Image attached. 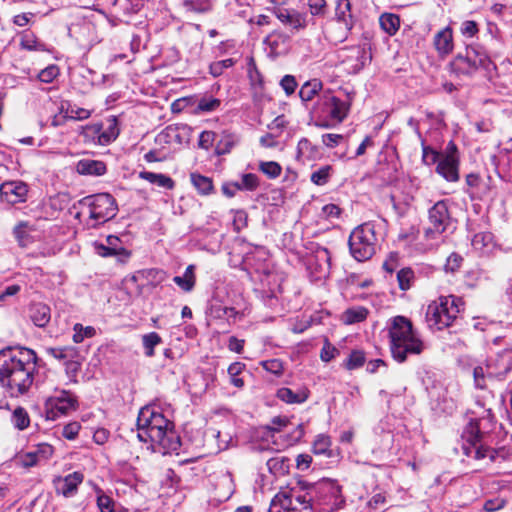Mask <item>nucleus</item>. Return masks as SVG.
<instances>
[{
  "instance_id": "28",
  "label": "nucleus",
  "mask_w": 512,
  "mask_h": 512,
  "mask_svg": "<svg viewBox=\"0 0 512 512\" xmlns=\"http://www.w3.org/2000/svg\"><path fill=\"white\" fill-rule=\"evenodd\" d=\"M265 43L270 47L271 53L278 56L287 51L289 37L281 32H273L266 37Z\"/></svg>"
},
{
  "instance_id": "10",
  "label": "nucleus",
  "mask_w": 512,
  "mask_h": 512,
  "mask_svg": "<svg viewBox=\"0 0 512 512\" xmlns=\"http://www.w3.org/2000/svg\"><path fill=\"white\" fill-rule=\"evenodd\" d=\"M335 22L328 28V38L334 43H341L348 38L355 20L351 13L350 0H337L335 9Z\"/></svg>"
},
{
  "instance_id": "7",
  "label": "nucleus",
  "mask_w": 512,
  "mask_h": 512,
  "mask_svg": "<svg viewBox=\"0 0 512 512\" xmlns=\"http://www.w3.org/2000/svg\"><path fill=\"white\" fill-rule=\"evenodd\" d=\"M376 242L375 225L371 222L363 223L350 234V253L359 262L369 260L375 254Z\"/></svg>"
},
{
  "instance_id": "59",
  "label": "nucleus",
  "mask_w": 512,
  "mask_h": 512,
  "mask_svg": "<svg viewBox=\"0 0 512 512\" xmlns=\"http://www.w3.org/2000/svg\"><path fill=\"white\" fill-rule=\"evenodd\" d=\"M234 65V60L232 58H227L224 60L216 61L211 63L209 69L210 73L214 77H218L223 74L225 69H228Z\"/></svg>"
},
{
  "instance_id": "15",
  "label": "nucleus",
  "mask_w": 512,
  "mask_h": 512,
  "mask_svg": "<svg viewBox=\"0 0 512 512\" xmlns=\"http://www.w3.org/2000/svg\"><path fill=\"white\" fill-rule=\"evenodd\" d=\"M308 269L316 280L328 277L331 269V255L327 248L317 246L308 259Z\"/></svg>"
},
{
  "instance_id": "46",
  "label": "nucleus",
  "mask_w": 512,
  "mask_h": 512,
  "mask_svg": "<svg viewBox=\"0 0 512 512\" xmlns=\"http://www.w3.org/2000/svg\"><path fill=\"white\" fill-rule=\"evenodd\" d=\"M316 153L315 147L307 138L299 140L297 145V158L299 160L311 159Z\"/></svg>"
},
{
  "instance_id": "49",
  "label": "nucleus",
  "mask_w": 512,
  "mask_h": 512,
  "mask_svg": "<svg viewBox=\"0 0 512 512\" xmlns=\"http://www.w3.org/2000/svg\"><path fill=\"white\" fill-rule=\"evenodd\" d=\"M73 341L75 343H81L85 338H91L95 336L96 330L92 326H86L76 323L74 325Z\"/></svg>"
},
{
  "instance_id": "12",
  "label": "nucleus",
  "mask_w": 512,
  "mask_h": 512,
  "mask_svg": "<svg viewBox=\"0 0 512 512\" xmlns=\"http://www.w3.org/2000/svg\"><path fill=\"white\" fill-rule=\"evenodd\" d=\"M77 400L73 394L62 390L46 401V416L49 420L68 414L76 409Z\"/></svg>"
},
{
  "instance_id": "55",
  "label": "nucleus",
  "mask_w": 512,
  "mask_h": 512,
  "mask_svg": "<svg viewBox=\"0 0 512 512\" xmlns=\"http://www.w3.org/2000/svg\"><path fill=\"white\" fill-rule=\"evenodd\" d=\"M397 280L401 290H408L414 280V272L411 268H403L397 273Z\"/></svg>"
},
{
  "instance_id": "54",
  "label": "nucleus",
  "mask_w": 512,
  "mask_h": 512,
  "mask_svg": "<svg viewBox=\"0 0 512 512\" xmlns=\"http://www.w3.org/2000/svg\"><path fill=\"white\" fill-rule=\"evenodd\" d=\"M12 422L19 430H24L29 426V417L25 409L18 407L14 410L12 415Z\"/></svg>"
},
{
  "instance_id": "18",
  "label": "nucleus",
  "mask_w": 512,
  "mask_h": 512,
  "mask_svg": "<svg viewBox=\"0 0 512 512\" xmlns=\"http://www.w3.org/2000/svg\"><path fill=\"white\" fill-rule=\"evenodd\" d=\"M83 480L84 475L81 472L75 471L65 477H56L53 480V485L58 495L70 498L76 495L78 486L83 482Z\"/></svg>"
},
{
  "instance_id": "26",
  "label": "nucleus",
  "mask_w": 512,
  "mask_h": 512,
  "mask_svg": "<svg viewBox=\"0 0 512 512\" xmlns=\"http://www.w3.org/2000/svg\"><path fill=\"white\" fill-rule=\"evenodd\" d=\"M76 171L81 175L102 176L106 173L107 167L100 160L82 159L77 162Z\"/></svg>"
},
{
  "instance_id": "56",
  "label": "nucleus",
  "mask_w": 512,
  "mask_h": 512,
  "mask_svg": "<svg viewBox=\"0 0 512 512\" xmlns=\"http://www.w3.org/2000/svg\"><path fill=\"white\" fill-rule=\"evenodd\" d=\"M170 159L169 152L163 151L155 145L153 149L144 154V160L148 163L163 162Z\"/></svg>"
},
{
  "instance_id": "27",
  "label": "nucleus",
  "mask_w": 512,
  "mask_h": 512,
  "mask_svg": "<svg viewBox=\"0 0 512 512\" xmlns=\"http://www.w3.org/2000/svg\"><path fill=\"white\" fill-rule=\"evenodd\" d=\"M101 123V133L99 145L105 146L113 142L119 135L118 121L114 116L106 119L105 122Z\"/></svg>"
},
{
  "instance_id": "6",
  "label": "nucleus",
  "mask_w": 512,
  "mask_h": 512,
  "mask_svg": "<svg viewBox=\"0 0 512 512\" xmlns=\"http://www.w3.org/2000/svg\"><path fill=\"white\" fill-rule=\"evenodd\" d=\"M449 200H439L428 209L427 224L424 227L426 240H438L444 233L455 229Z\"/></svg>"
},
{
  "instance_id": "62",
  "label": "nucleus",
  "mask_w": 512,
  "mask_h": 512,
  "mask_svg": "<svg viewBox=\"0 0 512 512\" xmlns=\"http://www.w3.org/2000/svg\"><path fill=\"white\" fill-rule=\"evenodd\" d=\"M216 140V133L213 131H203L199 135L198 147L204 150H209Z\"/></svg>"
},
{
  "instance_id": "35",
  "label": "nucleus",
  "mask_w": 512,
  "mask_h": 512,
  "mask_svg": "<svg viewBox=\"0 0 512 512\" xmlns=\"http://www.w3.org/2000/svg\"><path fill=\"white\" fill-rule=\"evenodd\" d=\"M194 270V265L187 266L182 276H175L173 278L174 283L183 291L190 292L194 288L196 282Z\"/></svg>"
},
{
  "instance_id": "29",
  "label": "nucleus",
  "mask_w": 512,
  "mask_h": 512,
  "mask_svg": "<svg viewBox=\"0 0 512 512\" xmlns=\"http://www.w3.org/2000/svg\"><path fill=\"white\" fill-rule=\"evenodd\" d=\"M32 225L27 221L19 222L13 229V235L21 247H27L33 242V237L31 236V232L34 231Z\"/></svg>"
},
{
  "instance_id": "16",
  "label": "nucleus",
  "mask_w": 512,
  "mask_h": 512,
  "mask_svg": "<svg viewBox=\"0 0 512 512\" xmlns=\"http://www.w3.org/2000/svg\"><path fill=\"white\" fill-rule=\"evenodd\" d=\"M322 114L332 121L342 122L348 113V105L332 94H326L322 97L321 103Z\"/></svg>"
},
{
  "instance_id": "11",
  "label": "nucleus",
  "mask_w": 512,
  "mask_h": 512,
  "mask_svg": "<svg viewBox=\"0 0 512 512\" xmlns=\"http://www.w3.org/2000/svg\"><path fill=\"white\" fill-rule=\"evenodd\" d=\"M187 135L185 125H168L155 137V145L169 152L171 158L182 146Z\"/></svg>"
},
{
  "instance_id": "33",
  "label": "nucleus",
  "mask_w": 512,
  "mask_h": 512,
  "mask_svg": "<svg viewBox=\"0 0 512 512\" xmlns=\"http://www.w3.org/2000/svg\"><path fill=\"white\" fill-rule=\"evenodd\" d=\"M20 47L27 51H46V45L29 30L20 33Z\"/></svg>"
},
{
  "instance_id": "14",
  "label": "nucleus",
  "mask_w": 512,
  "mask_h": 512,
  "mask_svg": "<svg viewBox=\"0 0 512 512\" xmlns=\"http://www.w3.org/2000/svg\"><path fill=\"white\" fill-rule=\"evenodd\" d=\"M29 186L21 180H10L0 184V200L9 205L25 203Z\"/></svg>"
},
{
  "instance_id": "47",
  "label": "nucleus",
  "mask_w": 512,
  "mask_h": 512,
  "mask_svg": "<svg viewBox=\"0 0 512 512\" xmlns=\"http://www.w3.org/2000/svg\"><path fill=\"white\" fill-rule=\"evenodd\" d=\"M331 447V440L329 436L319 434L313 442V452L317 455H329Z\"/></svg>"
},
{
  "instance_id": "39",
  "label": "nucleus",
  "mask_w": 512,
  "mask_h": 512,
  "mask_svg": "<svg viewBox=\"0 0 512 512\" xmlns=\"http://www.w3.org/2000/svg\"><path fill=\"white\" fill-rule=\"evenodd\" d=\"M322 89V83L318 79L306 82L299 91V96L303 102H308Z\"/></svg>"
},
{
  "instance_id": "61",
  "label": "nucleus",
  "mask_w": 512,
  "mask_h": 512,
  "mask_svg": "<svg viewBox=\"0 0 512 512\" xmlns=\"http://www.w3.org/2000/svg\"><path fill=\"white\" fill-rule=\"evenodd\" d=\"M261 366L269 373L280 376L283 373V363L280 359L261 361Z\"/></svg>"
},
{
  "instance_id": "44",
  "label": "nucleus",
  "mask_w": 512,
  "mask_h": 512,
  "mask_svg": "<svg viewBox=\"0 0 512 512\" xmlns=\"http://www.w3.org/2000/svg\"><path fill=\"white\" fill-rule=\"evenodd\" d=\"M332 170L333 169L330 165H324L320 167L316 171L312 172L310 176L311 182L318 186L325 185L330 179Z\"/></svg>"
},
{
  "instance_id": "57",
  "label": "nucleus",
  "mask_w": 512,
  "mask_h": 512,
  "mask_svg": "<svg viewBox=\"0 0 512 512\" xmlns=\"http://www.w3.org/2000/svg\"><path fill=\"white\" fill-rule=\"evenodd\" d=\"M238 186L240 190L254 191L259 186L258 176L253 173L243 174Z\"/></svg>"
},
{
  "instance_id": "31",
  "label": "nucleus",
  "mask_w": 512,
  "mask_h": 512,
  "mask_svg": "<svg viewBox=\"0 0 512 512\" xmlns=\"http://www.w3.org/2000/svg\"><path fill=\"white\" fill-rule=\"evenodd\" d=\"M369 311L367 308L363 306H353L346 309L341 317V320L346 325H352L355 323H360L366 320Z\"/></svg>"
},
{
  "instance_id": "22",
  "label": "nucleus",
  "mask_w": 512,
  "mask_h": 512,
  "mask_svg": "<svg viewBox=\"0 0 512 512\" xmlns=\"http://www.w3.org/2000/svg\"><path fill=\"white\" fill-rule=\"evenodd\" d=\"M436 172L449 182L459 180V159L450 156H441Z\"/></svg>"
},
{
  "instance_id": "38",
  "label": "nucleus",
  "mask_w": 512,
  "mask_h": 512,
  "mask_svg": "<svg viewBox=\"0 0 512 512\" xmlns=\"http://www.w3.org/2000/svg\"><path fill=\"white\" fill-rule=\"evenodd\" d=\"M238 140L239 139L235 134L224 131L221 135V139L216 144L215 153L217 155H225L229 153Z\"/></svg>"
},
{
  "instance_id": "19",
  "label": "nucleus",
  "mask_w": 512,
  "mask_h": 512,
  "mask_svg": "<svg viewBox=\"0 0 512 512\" xmlns=\"http://www.w3.org/2000/svg\"><path fill=\"white\" fill-rule=\"evenodd\" d=\"M276 18L292 32H298L307 26L306 15L294 10L283 7L274 9Z\"/></svg>"
},
{
  "instance_id": "43",
  "label": "nucleus",
  "mask_w": 512,
  "mask_h": 512,
  "mask_svg": "<svg viewBox=\"0 0 512 512\" xmlns=\"http://www.w3.org/2000/svg\"><path fill=\"white\" fill-rule=\"evenodd\" d=\"M162 342L161 337L156 332H150L142 336V343L147 357L154 356V348Z\"/></svg>"
},
{
  "instance_id": "32",
  "label": "nucleus",
  "mask_w": 512,
  "mask_h": 512,
  "mask_svg": "<svg viewBox=\"0 0 512 512\" xmlns=\"http://www.w3.org/2000/svg\"><path fill=\"white\" fill-rule=\"evenodd\" d=\"M291 460L283 455H276L267 461L268 470L275 476L285 475L289 472Z\"/></svg>"
},
{
  "instance_id": "40",
  "label": "nucleus",
  "mask_w": 512,
  "mask_h": 512,
  "mask_svg": "<svg viewBox=\"0 0 512 512\" xmlns=\"http://www.w3.org/2000/svg\"><path fill=\"white\" fill-rule=\"evenodd\" d=\"M182 6L186 12L205 13L211 10V0H181Z\"/></svg>"
},
{
  "instance_id": "64",
  "label": "nucleus",
  "mask_w": 512,
  "mask_h": 512,
  "mask_svg": "<svg viewBox=\"0 0 512 512\" xmlns=\"http://www.w3.org/2000/svg\"><path fill=\"white\" fill-rule=\"evenodd\" d=\"M119 6L123 14L132 15L138 13L142 5L140 0H124L119 3Z\"/></svg>"
},
{
  "instance_id": "2",
  "label": "nucleus",
  "mask_w": 512,
  "mask_h": 512,
  "mask_svg": "<svg viewBox=\"0 0 512 512\" xmlns=\"http://www.w3.org/2000/svg\"><path fill=\"white\" fill-rule=\"evenodd\" d=\"M137 438L141 442L150 443L154 450L162 449L164 454L176 452L181 447L174 424L156 406L148 405L140 409L137 417Z\"/></svg>"
},
{
  "instance_id": "25",
  "label": "nucleus",
  "mask_w": 512,
  "mask_h": 512,
  "mask_svg": "<svg viewBox=\"0 0 512 512\" xmlns=\"http://www.w3.org/2000/svg\"><path fill=\"white\" fill-rule=\"evenodd\" d=\"M29 318L35 326L44 328L51 320V309L45 303H32L29 307Z\"/></svg>"
},
{
  "instance_id": "30",
  "label": "nucleus",
  "mask_w": 512,
  "mask_h": 512,
  "mask_svg": "<svg viewBox=\"0 0 512 512\" xmlns=\"http://www.w3.org/2000/svg\"><path fill=\"white\" fill-rule=\"evenodd\" d=\"M474 250L487 254L494 247L493 235L490 232H480L474 235L471 241Z\"/></svg>"
},
{
  "instance_id": "9",
  "label": "nucleus",
  "mask_w": 512,
  "mask_h": 512,
  "mask_svg": "<svg viewBox=\"0 0 512 512\" xmlns=\"http://www.w3.org/2000/svg\"><path fill=\"white\" fill-rule=\"evenodd\" d=\"M490 65L488 55L478 46H468L465 55L459 54L451 62L453 71L464 75H471L480 67L488 69Z\"/></svg>"
},
{
  "instance_id": "53",
  "label": "nucleus",
  "mask_w": 512,
  "mask_h": 512,
  "mask_svg": "<svg viewBox=\"0 0 512 512\" xmlns=\"http://www.w3.org/2000/svg\"><path fill=\"white\" fill-rule=\"evenodd\" d=\"M421 144H422V159L423 161L428 164L432 165L435 163H439V160L441 159V153L436 151L430 146H427L424 142V140L421 138Z\"/></svg>"
},
{
  "instance_id": "63",
  "label": "nucleus",
  "mask_w": 512,
  "mask_h": 512,
  "mask_svg": "<svg viewBox=\"0 0 512 512\" xmlns=\"http://www.w3.org/2000/svg\"><path fill=\"white\" fill-rule=\"evenodd\" d=\"M16 462L24 468H30L40 464L33 450L19 455L16 458Z\"/></svg>"
},
{
  "instance_id": "4",
  "label": "nucleus",
  "mask_w": 512,
  "mask_h": 512,
  "mask_svg": "<svg viewBox=\"0 0 512 512\" xmlns=\"http://www.w3.org/2000/svg\"><path fill=\"white\" fill-rule=\"evenodd\" d=\"M80 210L76 218L87 216L86 225L89 228H96L102 225L117 214L118 207L114 197L109 193H98L89 195L78 201Z\"/></svg>"
},
{
  "instance_id": "58",
  "label": "nucleus",
  "mask_w": 512,
  "mask_h": 512,
  "mask_svg": "<svg viewBox=\"0 0 512 512\" xmlns=\"http://www.w3.org/2000/svg\"><path fill=\"white\" fill-rule=\"evenodd\" d=\"M350 52L352 53L351 56L357 58L358 63L354 66V68L358 70L363 68L366 65L367 61H369L371 58L366 49L361 46H355L350 48Z\"/></svg>"
},
{
  "instance_id": "41",
  "label": "nucleus",
  "mask_w": 512,
  "mask_h": 512,
  "mask_svg": "<svg viewBox=\"0 0 512 512\" xmlns=\"http://www.w3.org/2000/svg\"><path fill=\"white\" fill-rule=\"evenodd\" d=\"M488 364L477 365L473 369V378L476 388L485 389L487 387V380L496 379L495 376H490L487 373Z\"/></svg>"
},
{
  "instance_id": "48",
  "label": "nucleus",
  "mask_w": 512,
  "mask_h": 512,
  "mask_svg": "<svg viewBox=\"0 0 512 512\" xmlns=\"http://www.w3.org/2000/svg\"><path fill=\"white\" fill-rule=\"evenodd\" d=\"M259 170L267 177L275 179L280 176L282 167L278 162L275 161H261L259 163Z\"/></svg>"
},
{
  "instance_id": "34",
  "label": "nucleus",
  "mask_w": 512,
  "mask_h": 512,
  "mask_svg": "<svg viewBox=\"0 0 512 512\" xmlns=\"http://www.w3.org/2000/svg\"><path fill=\"white\" fill-rule=\"evenodd\" d=\"M139 177L158 187L166 189H172L174 187L173 179L161 173L142 171L139 173Z\"/></svg>"
},
{
  "instance_id": "13",
  "label": "nucleus",
  "mask_w": 512,
  "mask_h": 512,
  "mask_svg": "<svg viewBox=\"0 0 512 512\" xmlns=\"http://www.w3.org/2000/svg\"><path fill=\"white\" fill-rule=\"evenodd\" d=\"M318 499L330 510L339 509L344 504L341 487L336 480L324 479L316 486Z\"/></svg>"
},
{
  "instance_id": "3",
  "label": "nucleus",
  "mask_w": 512,
  "mask_h": 512,
  "mask_svg": "<svg viewBox=\"0 0 512 512\" xmlns=\"http://www.w3.org/2000/svg\"><path fill=\"white\" fill-rule=\"evenodd\" d=\"M390 351L393 359L403 363L409 356L420 355L425 344L413 329L412 322L404 316H396L389 327Z\"/></svg>"
},
{
  "instance_id": "21",
  "label": "nucleus",
  "mask_w": 512,
  "mask_h": 512,
  "mask_svg": "<svg viewBox=\"0 0 512 512\" xmlns=\"http://www.w3.org/2000/svg\"><path fill=\"white\" fill-rule=\"evenodd\" d=\"M433 45L441 58L451 54L454 49L452 29L445 27L438 31L434 35Z\"/></svg>"
},
{
  "instance_id": "52",
  "label": "nucleus",
  "mask_w": 512,
  "mask_h": 512,
  "mask_svg": "<svg viewBox=\"0 0 512 512\" xmlns=\"http://www.w3.org/2000/svg\"><path fill=\"white\" fill-rule=\"evenodd\" d=\"M243 369H244V364H242L240 362H234V363L230 364V366L228 367V374L230 376L231 383L235 387L241 388L244 385L243 379L239 377V375L242 373Z\"/></svg>"
},
{
  "instance_id": "60",
  "label": "nucleus",
  "mask_w": 512,
  "mask_h": 512,
  "mask_svg": "<svg viewBox=\"0 0 512 512\" xmlns=\"http://www.w3.org/2000/svg\"><path fill=\"white\" fill-rule=\"evenodd\" d=\"M33 451L39 463H41L47 461L53 455L54 448L48 443H41Z\"/></svg>"
},
{
  "instance_id": "17",
  "label": "nucleus",
  "mask_w": 512,
  "mask_h": 512,
  "mask_svg": "<svg viewBox=\"0 0 512 512\" xmlns=\"http://www.w3.org/2000/svg\"><path fill=\"white\" fill-rule=\"evenodd\" d=\"M282 499V507L289 508V512H313L311 497L308 494H296L292 491L277 493V501Z\"/></svg>"
},
{
  "instance_id": "51",
  "label": "nucleus",
  "mask_w": 512,
  "mask_h": 512,
  "mask_svg": "<svg viewBox=\"0 0 512 512\" xmlns=\"http://www.w3.org/2000/svg\"><path fill=\"white\" fill-rule=\"evenodd\" d=\"M60 70L57 65L51 64L47 66L46 68L42 69L38 75L37 79L40 82L49 84L52 83L58 76H59Z\"/></svg>"
},
{
  "instance_id": "37",
  "label": "nucleus",
  "mask_w": 512,
  "mask_h": 512,
  "mask_svg": "<svg viewBox=\"0 0 512 512\" xmlns=\"http://www.w3.org/2000/svg\"><path fill=\"white\" fill-rule=\"evenodd\" d=\"M379 24L383 31L393 36L399 30L400 18L396 14L384 13L379 18Z\"/></svg>"
},
{
  "instance_id": "20",
  "label": "nucleus",
  "mask_w": 512,
  "mask_h": 512,
  "mask_svg": "<svg viewBox=\"0 0 512 512\" xmlns=\"http://www.w3.org/2000/svg\"><path fill=\"white\" fill-rule=\"evenodd\" d=\"M486 363L488 364V375L495 376L496 379H503L512 369V352L506 351L498 354L495 359H490Z\"/></svg>"
},
{
  "instance_id": "23",
  "label": "nucleus",
  "mask_w": 512,
  "mask_h": 512,
  "mask_svg": "<svg viewBox=\"0 0 512 512\" xmlns=\"http://www.w3.org/2000/svg\"><path fill=\"white\" fill-rule=\"evenodd\" d=\"M276 396L287 404H302L308 399L309 390L303 386L295 390L289 387H281L277 390Z\"/></svg>"
},
{
  "instance_id": "50",
  "label": "nucleus",
  "mask_w": 512,
  "mask_h": 512,
  "mask_svg": "<svg viewBox=\"0 0 512 512\" xmlns=\"http://www.w3.org/2000/svg\"><path fill=\"white\" fill-rule=\"evenodd\" d=\"M365 360V354L363 351L354 350L350 353L344 366L348 370H354L362 367L365 363Z\"/></svg>"
},
{
  "instance_id": "36",
  "label": "nucleus",
  "mask_w": 512,
  "mask_h": 512,
  "mask_svg": "<svg viewBox=\"0 0 512 512\" xmlns=\"http://www.w3.org/2000/svg\"><path fill=\"white\" fill-rule=\"evenodd\" d=\"M190 180L195 189L202 195H209L213 191L212 179L193 172L190 174Z\"/></svg>"
},
{
  "instance_id": "24",
  "label": "nucleus",
  "mask_w": 512,
  "mask_h": 512,
  "mask_svg": "<svg viewBox=\"0 0 512 512\" xmlns=\"http://www.w3.org/2000/svg\"><path fill=\"white\" fill-rule=\"evenodd\" d=\"M46 353L67 365L68 369L76 371L78 369V363L73 361L76 357V349L74 347H49L46 349Z\"/></svg>"
},
{
  "instance_id": "45",
  "label": "nucleus",
  "mask_w": 512,
  "mask_h": 512,
  "mask_svg": "<svg viewBox=\"0 0 512 512\" xmlns=\"http://www.w3.org/2000/svg\"><path fill=\"white\" fill-rule=\"evenodd\" d=\"M101 133V123H92L83 127L81 135L87 142H93L99 145Z\"/></svg>"
},
{
  "instance_id": "42",
  "label": "nucleus",
  "mask_w": 512,
  "mask_h": 512,
  "mask_svg": "<svg viewBox=\"0 0 512 512\" xmlns=\"http://www.w3.org/2000/svg\"><path fill=\"white\" fill-rule=\"evenodd\" d=\"M221 101L213 96L201 97L196 104V111L201 113H209L217 110Z\"/></svg>"
},
{
  "instance_id": "1",
  "label": "nucleus",
  "mask_w": 512,
  "mask_h": 512,
  "mask_svg": "<svg viewBox=\"0 0 512 512\" xmlns=\"http://www.w3.org/2000/svg\"><path fill=\"white\" fill-rule=\"evenodd\" d=\"M36 354L28 348L0 351V384L11 397L28 392L34 382Z\"/></svg>"
},
{
  "instance_id": "8",
  "label": "nucleus",
  "mask_w": 512,
  "mask_h": 512,
  "mask_svg": "<svg viewBox=\"0 0 512 512\" xmlns=\"http://www.w3.org/2000/svg\"><path fill=\"white\" fill-rule=\"evenodd\" d=\"M462 438L464 440L462 450L467 457H471L476 460L489 457L491 461L495 460L497 452L482 444L481 433L476 420L470 421L463 431Z\"/></svg>"
},
{
  "instance_id": "5",
  "label": "nucleus",
  "mask_w": 512,
  "mask_h": 512,
  "mask_svg": "<svg viewBox=\"0 0 512 512\" xmlns=\"http://www.w3.org/2000/svg\"><path fill=\"white\" fill-rule=\"evenodd\" d=\"M461 298L449 295L441 296L430 303L426 311V322L431 330L440 331L453 324L463 309Z\"/></svg>"
}]
</instances>
